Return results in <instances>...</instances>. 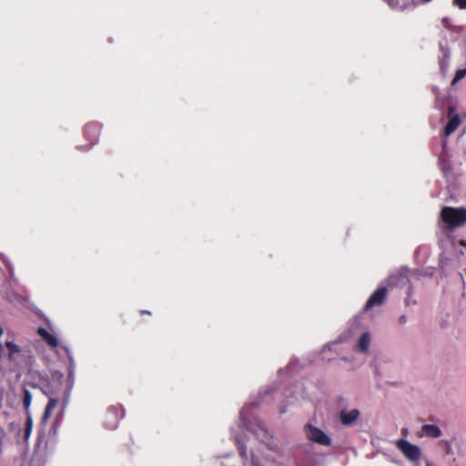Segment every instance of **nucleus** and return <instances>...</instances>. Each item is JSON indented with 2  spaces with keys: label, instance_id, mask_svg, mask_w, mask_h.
<instances>
[{
  "label": "nucleus",
  "instance_id": "1",
  "mask_svg": "<svg viewBox=\"0 0 466 466\" xmlns=\"http://www.w3.org/2000/svg\"><path fill=\"white\" fill-rule=\"evenodd\" d=\"M268 393L269 391H266L259 394L258 401H252L242 408L238 424L241 434H238L234 427L230 429L231 437L238 447L244 466H248V462L245 431L251 432L264 448L263 451L250 450V466H293L288 463L287 456L276 444L271 433L252 411L253 408L262 402L265 395Z\"/></svg>",
  "mask_w": 466,
  "mask_h": 466
},
{
  "label": "nucleus",
  "instance_id": "2",
  "mask_svg": "<svg viewBox=\"0 0 466 466\" xmlns=\"http://www.w3.org/2000/svg\"><path fill=\"white\" fill-rule=\"evenodd\" d=\"M75 385V374L67 373L66 378V389L64 390L61 400L54 395L47 394L48 402L45 408L44 414L41 419V425H44L46 421L50 418L53 410L60 404V416L65 415L66 409L69 403L71 391Z\"/></svg>",
  "mask_w": 466,
  "mask_h": 466
},
{
  "label": "nucleus",
  "instance_id": "3",
  "mask_svg": "<svg viewBox=\"0 0 466 466\" xmlns=\"http://www.w3.org/2000/svg\"><path fill=\"white\" fill-rule=\"evenodd\" d=\"M441 227L448 230L466 224V209L463 208L444 207L441 212Z\"/></svg>",
  "mask_w": 466,
  "mask_h": 466
},
{
  "label": "nucleus",
  "instance_id": "4",
  "mask_svg": "<svg viewBox=\"0 0 466 466\" xmlns=\"http://www.w3.org/2000/svg\"><path fill=\"white\" fill-rule=\"evenodd\" d=\"M5 347L8 349V359L19 369H31L35 358L30 350L21 349L13 341H6Z\"/></svg>",
  "mask_w": 466,
  "mask_h": 466
},
{
  "label": "nucleus",
  "instance_id": "5",
  "mask_svg": "<svg viewBox=\"0 0 466 466\" xmlns=\"http://www.w3.org/2000/svg\"><path fill=\"white\" fill-rule=\"evenodd\" d=\"M338 420L344 427L355 426L360 419V410L349 405L345 398H339L337 400Z\"/></svg>",
  "mask_w": 466,
  "mask_h": 466
},
{
  "label": "nucleus",
  "instance_id": "6",
  "mask_svg": "<svg viewBox=\"0 0 466 466\" xmlns=\"http://www.w3.org/2000/svg\"><path fill=\"white\" fill-rule=\"evenodd\" d=\"M438 447L443 451V460L447 466H460L459 458L463 455L460 447L456 450L449 440L439 441Z\"/></svg>",
  "mask_w": 466,
  "mask_h": 466
},
{
  "label": "nucleus",
  "instance_id": "7",
  "mask_svg": "<svg viewBox=\"0 0 466 466\" xmlns=\"http://www.w3.org/2000/svg\"><path fill=\"white\" fill-rule=\"evenodd\" d=\"M397 449L412 463H416L421 457V450L405 439H400L396 441Z\"/></svg>",
  "mask_w": 466,
  "mask_h": 466
},
{
  "label": "nucleus",
  "instance_id": "8",
  "mask_svg": "<svg viewBox=\"0 0 466 466\" xmlns=\"http://www.w3.org/2000/svg\"><path fill=\"white\" fill-rule=\"evenodd\" d=\"M305 432L307 437L313 442L323 446H329L331 444L330 438L317 427L308 424L305 426Z\"/></svg>",
  "mask_w": 466,
  "mask_h": 466
},
{
  "label": "nucleus",
  "instance_id": "9",
  "mask_svg": "<svg viewBox=\"0 0 466 466\" xmlns=\"http://www.w3.org/2000/svg\"><path fill=\"white\" fill-rule=\"evenodd\" d=\"M359 326V322L357 320H355L351 325L350 327L349 328V329L347 330V332L341 334L340 336L338 337L337 339L329 342V343H327L324 347H323V350H322V353H325L327 350L329 351H335V352H338V346L342 343V342H345L347 341L351 336H353L356 332V329Z\"/></svg>",
  "mask_w": 466,
  "mask_h": 466
},
{
  "label": "nucleus",
  "instance_id": "10",
  "mask_svg": "<svg viewBox=\"0 0 466 466\" xmlns=\"http://www.w3.org/2000/svg\"><path fill=\"white\" fill-rule=\"evenodd\" d=\"M101 131V125L96 122L86 124L84 127V134L89 145L86 147L85 150L90 149L98 141V137Z\"/></svg>",
  "mask_w": 466,
  "mask_h": 466
},
{
  "label": "nucleus",
  "instance_id": "11",
  "mask_svg": "<svg viewBox=\"0 0 466 466\" xmlns=\"http://www.w3.org/2000/svg\"><path fill=\"white\" fill-rule=\"evenodd\" d=\"M124 417V411L121 408L111 406L107 409L105 426L109 430H115L120 419Z\"/></svg>",
  "mask_w": 466,
  "mask_h": 466
},
{
  "label": "nucleus",
  "instance_id": "12",
  "mask_svg": "<svg viewBox=\"0 0 466 466\" xmlns=\"http://www.w3.org/2000/svg\"><path fill=\"white\" fill-rule=\"evenodd\" d=\"M448 121L444 127V136L447 137L451 135L460 126L461 120L460 115L453 106H449L447 112Z\"/></svg>",
  "mask_w": 466,
  "mask_h": 466
},
{
  "label": "nucleus",
  "instance_id": "13",
  "mask_svg": "<svg viewBox=\"0 0 466 466\" xmlns=\"http://www.w3.org/2000/svg\"><path fill=\"white\" fill-rule=\"evenodd\" d=\"M410 269L407 267H401L396 272L391 273L388 279L389 286H403L409 282Z\"/></svg>",
  "mask_w": 466,
  "mask_h": 466
},
{
  "label": "nucleus",
  "instance_id": "14",
  "mask_svg": "<svg viewBox=\"0 0 466 466\" xmlns=\"http://www.w3.org/2000/svg\"><path fill=\"white\" fill-rule=\"evenodd\" d=\"M387 297V288L380 287L376 289L365 304L364 310L368 311L375 306L381 305Z\"/></svg>",
  "mask_w": 466,
  "mask_h": 466
},
{
  "label": "nucleus",
  "instance_id": "15",
  "mask_svg": "<svg viewBox=\"0 0 466 466\" xmlns=\"http://www.w3.org/2000/svg\"><path fill=\"white\" fill-rule=\"evenodd\" d=\"M439 165L443 175L450 179L452 177L451 164L447 152L446 141L442 144V152L439 156Z\"/></svg>",
  "mask_w": 466,
  "mask_h": 466
},
{
  "label": "nucleus",
  "instance_id": "16",
  "mask_svg": "<svg viewBox=\"0 0 466 466\" xmlns=\"http://www.w3.org/2000/svg\"><path fill=\"white\" fill-rule=\"evenodd\" d=\"M431 0H421V2H424V3H428V2H431ZM385 3H387V5L393 10H397V11H405V10H408V9H413L415 6H417L418 5V1L417 0H411V2H403V3H400V0H384Z\"/></svg>",
  "mask_w": 466,
  "mask_h": 466
},
{
  "label": "nucleus",
  "instance_id": "17",
  "mask_svg": "<svg viewBox=\"0 0 466 466\" xmlns=\"http://www.w3.org/2000/svg\"><path fill=\"white\" fill-rule=\"evenodd\" d=\"M431 0H421V2H424V3H428V2H431ZM385 3H387V5L393 10H397V11H405V10H408V9H413L415 6H417L418 5V1L417 0H411V2H403V3H400V0H384Z\"/></svg>",
  "mask_w": 466,
  "mask_h": 466
},
{
  "label": "nucleus",
  "instance_id": "18",
  "mask_svg": "<svg viewBox=\"0 0 466 466\" xmlns=\"http://www.w3.org/2000/svg\"><path fill=\"white\" fill-rule=\"evenodd\" d=\"M440 51L441 56L439 58L440 70L443 75H446L449 69V62L451 57V51L448 47L447 44L440 42L439 44Z\"/></svg>",
  "mask_w": 466,
  "mask_h": 466
},
{
  "label": "nucleus",
  "instance_id": "19",
  "mask_svg": "<svg viewBox=\"0 0 466 466\" xmlns=\"http://www.w3.org/2000/svg\"><path fill=\"white\" fill-rule=\"evenodd\" d=\"M60 407V404L58 405ZM64 416H60V410L56 416L55 420L53 421L51 428L49 430V437L48 441L46 442V445L55 446L57 442V435H58V430L60 427V421Z\"/></svg>",
  "mask_w": 466,
  "mask_h": 466
},
{
  "label": "nucleus",
  "instance_id": "20",
  "mask_svg": "<svg viewBox=\"0 0 466 466\" xmlns=\"http://www.w3.org/2000/svg\"><path fill=\"white\" fill-rule=\"evenodd\" d=\"M442 435V431L438 425L435 424H424L420 430V437H428L432 439L440 438Z\"/></svg>",
  "mask_w": 466,
  "mask_h": 466
},
{
  "label": "nucleus",
  "instance_id": "21",
  "mask_svg": "<svg viewBox=\"0 0 466 466\" xmlns=\"http://www.w3.org/2000/svg\"><path fill=\"white\" fill-rule=\"evenodd\" d=\"M370 334L368 331L362 332L358 339L356 349L360 353H367L370 345Z\"/></svg>",
  "mask_w": 466,
  "mask_h": 466
},
{
  "label": "nucleus",
  "instance_id": "22",
  "mask_svg": "<svg viewBox=\"0 0 466 466\" xmlns=\"http://www.w3.org/2000/svg\"><path fill=\"white\" fill-rule=\"evenodd\" d=\"M33 429V420L29 413L27 412V417L25 424V431H24V438L25 440H28Z\"/></svg>",
  "mask_w": 466,
  "mask_h": 466
},
{
  "label": "nucleus",
  "instance_id": "23",
  "mask_svg": "<svg viewBox=\"0 0 466 466\" xmlns=\"http://www.w3.org/2000/svg\"><path fill=\"white\" fill-rule=\"evenodd\" d=\"M65 350H66V355H67V358H68V360H69L67 373L75 374L76 363H75V360L73 358V355H72V353H71V351H70V350L68 348H65Z\"/></svg>",
  "mask_w": 466,
  "mask_h": 466
},
{
  "label": "nucleus",
  "instance_id": "24",
  "mask_svg": "<svg viewBox=\"0 0 466 466\" xmlns=\"http://www.w3.org/2000/svg\"><path fill=\"white\" fill-rule=\"evenodd\" d=\"M31 402H32L31 392L28 390L24 389L23 405L26 410H28Z\"/></svg>",
  "mask_w": 466,
  "mask_h": 466
},
{
  "label": "nucleus",
  "instance_id": "25",
  "mask_svg": "<svg viewBox=\"0 0 466 466\" xmlns=\"http://www.w3.org/2000/svg\"><path fill=\"white\" fill-rule=\"evenodd\" d=\"M466 76V67L458 69L455 73V76L451 81V86H455L460 80Z\"/></svg>",
  "mask_w": 466,
  "mask_h": 466
},
{
  "label": "nucleus",
  "instance_id": "26",
  "mask_svg": "<svg viewBox=\"0 0 466 466\" xmlns=\"http://www.w3.org/2000/svg\"><path fill=\"white\" fill-rule=\"evenodd\" d=\"M0 259L3 261L5 266L8 268L9 274L12 277L14 275V266L9 258L3 253H0Z\"/></svg>",
  "mask_w": 466,
  "mask_h": 466
},
{
  "label": "nucleus",
  "instance_id": "27",
  "mask_svg": "<svg viewBox=\"0 0 466 466\" xmlns=\"http://www.w3.org/2000/svg\"><path fill=\"white\" fill-rule=\"evenodd\" d=\"M47 345H49L51 348H56L58 345V340L56 338V336L52 335L51 333H48L44 339H43Z\"/></svg>",
  "mask_w": 466,
  "mask_h": 466
},
{
  "label": "nucleus",
  "instance_id": "28",
  "mask_svg": "<svg viewBox=\"0 0 466 466\" xmlns=\"http://www.w3.org/2000/svg\"><path fill=\"white\" fill-rule=\"evenodd\" d=\"M452 4L460 9L466 10V0H452Z\"/></svg>",
  "mask_w": 466,
  "mask_h": 466
},
{
  "label": "nucleus",
  "instance_id": "29",
  "mask_svg": "<svg viewBox=\"0 0 466 466\" xmlns=\"http://www.w3.org/2000/svg\"><path fill=\"white\" fill-rule=\"evenodd\" d=\"M298 363V360H291L287 367L289 372L292 373L295 371V364Z\"/></svg>",
  "mask_w": 466,
  "mask_h": 466
},
{
  "label": "nucleus",
  "instance_id": "30",
  "mask_svg": "<svg viewBox=\"0 0 466 466\" xmlns=\"http://www.w3.org/2000/svg\"><path fill=\"white\" fill-rule=\"evenodd\" d=\"M407 321H408V317L405 314L400 315L398 319V323L400 325H404L407 323Z\"/></svg>",
  "mask_w": 466,
  "mask_h": 466
},
{
  "label": "nucleus",
  "instance_id": "31",
  "mask_svg": "<svg viewBox=\"0 0 466 466\" xmlns=\"http://www.w3.org/2000/svg\"><path fill=\"white\" fill-rule=\"evenodd\" d=\"M37 333L44 339L49 332L45 328H38Z\"/></svg>",
  "mask_w": 466,
  "mask_h": 466
},
{
  "label": "nucleus",
  "instance_id": "32",
  "mask_svg": "<svg viewBox=\"0 0 466 466\" xmlns=\"http://www.w3.org/2000/svg\"><path fill=\"white\" fill-rule=\"evenodd\" d=\"M433 91H434L435 96H436V105H437V106H439V103H440V101H441L440 92H439V90H438L437 88H434V90H433Z\"/></svg>",
  "mask_w": 466,
  "mask_h": 466
},
{
  "label": "nucleus",
  "instance_id": "33",
  "mask_svg": "<svg viewBox=\"0 0 466 466\" xmlns=\"http://www.w3.org/2000/svg\"><path fill=\"white\" fill-rule=\"evenodd\" d=\"M442 25L445 26V27H449L450 26V23H451V20L450 18L448 17H444L442 18Z\"/></svg>",
  "mask_w": 466,
  "mask_h": 466
},
{
  "label": "nucleus",
  "instance_id": "34",
  "mask_svg": "<svg viewBox=\"0 0 466 466\" xmlns=\"http://www.w3.org/2000/svg\"><path fill=\"white\" fill-rule=\"evenodd\" d=\"M341 360L346 362H350V361H352L353 358L352 357H342Z\"/></svg>",
  "mask_w": 466,
  "mask_h": 466
},
{
  "label": "nucleus",
  "instance_id": "35",
  "mask_svg": "<svg viewBox=\"0 0 466 466\" xmlns=\"http://www.w3.org/2000/svg\"><path fill=\"white\" fill-rule=\"evenodd\" d=\"M425 249H426L425 248H417L416 251H415V255L417 256L420 251H423Z\"/></svg>",
  "mask_w": 466,
  "mask_h": 466
},
{
  "label": "nucleus",
  "instance_id": "36",
  "mask_svg": "<svg viewBox=\"0 0 466 466\" xmlns=\"http://www.w3.org/2000/svg\"><path fill=\"white\" fill-rule=\"evenodd\" d=\"M426 466H436L433 462L430 461H426Z\"/></svg>",
  "mask_w": 466,
  "mask_h": 466
},
{
  "label": "nucleus",
  "instance_id": "37",
  "mask_svg": "<svg viewBox=\"0 0 466 466\" xmlns=\"http://www.w3.org/2000/svg\"><path fill=\"white\" fill-rule=\"evenodd\" d=\"M295 387H296L297 389H300V388H301V385H300V384H296V385H295Z\"/></svg>",
  "mask_w": 466,
  "mask_h": 466
},
{
  "label": "nucleus",
  "instance_id": "38",
  "mask_svg": "<svg viewBox=\"0 0 466 466\" xmlns=\"http://www.w3.org/2000/svg\"><path fill=\"white\" fill-rule=\"evenodd\" d=\"M63 377H64L63 373L60 372L59 373V379H63Z\"/></svg>",
  "mask_w": 466,
  "mask_h": 466
},
{
  "label": "nucleus",
  "instance_id": "39",
  "mask_svg": "<svg viewBox=\"0 0 466 466\" xmlns=\"http://www.w3.org/2000/svg\"><path fill=\"white\" fill-rule=\"evenodd\" d=\"M440 263H441V266L443 267V259H441Z\"/></svg>",
  "mask_w": 466,
  "mask_h": 466
},
{
  "label": "nucleus",
  "instance_id": "40",
  "mask_svg": "<svg viewBox=\"0 0 466 466\" xmlns=\"http://www.w3.org/2000/svg\"><path fill=\"white\" fill-rule=\"evenodd\" d=\"M425 274H427V275H432V271L431 270L430 272H426Z\"/></svg>",
  "mask_w": 466,
  "mask_h": 466
},
{
  "label": "nucleus",
  "instance_id": "41",
  "mask_svg": "<svg viewBox=\"0 0 466 466\" xmlns=\"http://www.w3.org/2000/svg\"><path fill=\"white\" fill-rule=\"evenodd\" d=\"M323 360H326V358L323 357ZM331 360V358H327V360Z\"/></svg>",
  "mask_w": 466,
  "mask_h": 466
}]
</instances>
